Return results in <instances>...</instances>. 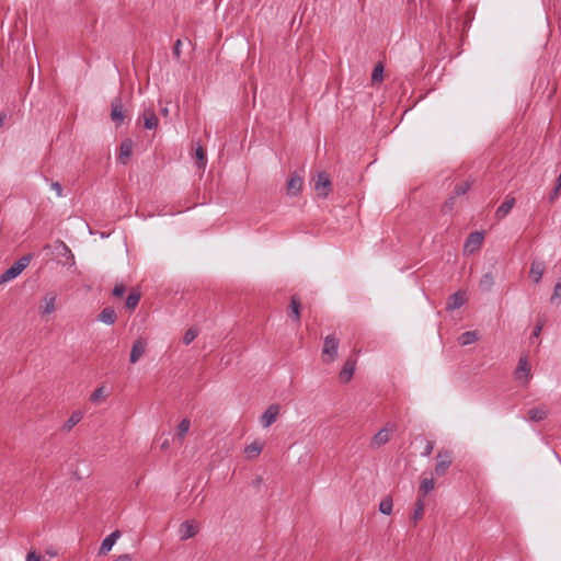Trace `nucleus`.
<instances>
[{
	"label": "nucleus",
	"mask_w": 561,
	"mask_h": 561,
	"mask_svg": "<svg viewBox=\"0 0 561 561\" xmlns=\"http://www.w3.org/2000/svg\"><path fill=\"white\" fill-rule=\"evenodd\" d=\"M31 255H24L14 262L8 270L0 275V284L10 282L18 277L30 264Z\"/></svg>",
	"instance_id": "nucleus-1"
},
{
	"label": "nucleus",
	"mask_w": 561,
	"mask_h": 561,
	"mask_svg": "<svg viewBox=\"0 0 561 561\" xmlns=\"http://www.w3.org/2000/svg\"><path fill=\"white\" fill-rule=\"evenodd\" d=\"M340 345V340L334 334H329L324 337L322 355L328 356L324 359L325 363H332L337 358V350Z\"/></svg>",
	"instance_id": "nucleus-2"
},
{
	"label": "nucleus",
	"mask_w": 561,
	"mask_h": 561,
	"mask_svg": "<svg viewBox=\"0 0 561 561\" xmlns=\"http://www.w3.org/2000/svg\"><path fill=\"white\" fill-rule=\"evenodd\" d=\"M313 188L319 197L327 198L329 196L332 190V183L327 172L321 171L317 174Z\"/></svg>",
	"instance_id": "nucleus-3"
},
{
	"label": "nucleus",
	"mask_w": 561,
	"mask_h": 561,
	"mask_svg": "<svg viewBox=\"0 0 561 561\" xmlns=\"http://www.w3.org/2000/svg\"><path fill=\"white\" fill-rule=\"evenodd\" d=\"M394 431V424L387 423L385 427L379 430L370 439L369 447L378 449L390 440V433Z\"/></svg>",
	"instance_id": "nucleus-4"
},
{
	"label": "nucleus",
	"mask_w": 561,
	"mask_h": 561,
	"mask_svg": "<svg viewBox=\"0 0 561 561\" xmlns=\"http://www.w3.org/2000/svg\"><path fill=\"white\" fill-rule=\"evenodd\" d=\"M514 377L517 381L522 382L523 385H527L529 382L531 374L527 355H523L519 357L518 365L514 370Z\"/></svg>",
	"instance_id": "nucleus-5"
},
{
	"label": "nucleus",
	"mask_w": 561,
	"mask_h": 561,
	"mask_svg": "<svg viewBox=\"0 0 561 561\" xmlns=\"http://www.w3.org/2000/svg\"><path fill=\"white\" fill-rule=\"evenodd\" d=\"M437 459L438 461L435 466L434 473L437 477H443L453 463V453L450 450H440L437 454Z\"/></svg>",
	"instance_id": "nucleus-6"
},
{
	"label": "nucleus",
	"mask_w": 561,
	"mask_h": 561,
	"mask_svg": "<svg viewBox=\"0 0 561 561\" xmlns=\"http://www.w3.org/2000/svg\"><path fill=\"white\" fill-rule=\"evenodd\" d=\"M124 105L121 96H116L111 102V119L116 126H121L124 122Z\"/></svg>",
	"instance_id": "nucleus-7"
},
{
	"label": "nucleus",
	"mask_w": 561,
	"mask_h": 561,
	"mask_svg": "<svg viewBox=\"0 0 561 561\" xmlns=\"http://www.w3.org/2000/svg\"><path fill=\"white\" fill-rule=\"evenodd\" d=\"M483 232L480 231H473L471 232L463 245V250L467 253H474L476 251H479L482 243H483Z\"/></svg>",
	"instance_id": "nucleus-8"
},
{
	"label": "nucleus",
	"mask_w": 561,
	"mask_h": 561,
	"mask_svg": "<svg viewBox=\"0 0 561 561\" xmlns=\"http://www.w3.org/2000/svg\"><path fill=\"white\" fill-rule=\"evenodd\" d=\"M147 347V341L142 337H138L130 350L129 362L136 364L140 357L145 354Z\"/></svg>",
	"instance_id": "nucleus-9"
},
{
	"label": "nucleus",
	"mask_w": 561,
	"mask_h": 561,
	"mask_svg": "<svg viewBox=\"0 0 561 561\" xmlns=\"http://www.w3.org/2000/svg\"><path fill=\"white\" fill-rule=\"evenodd\" d=\"M278 414H279V405L271 404L260 419L261 425L264 428L271 426L276 421Z\"/></svg>",
	"instance_id": "nucleus-10"
},
{
	"label": "nucleus",
	"mask_w": 561,
	"mask_h": 561,
	"mask_svg": "<svg viewBox=\"0 0 561 561\" xmlns=\"http://www.w3.org/2000/svg\"><path fill=\"white\" fill-rule=\"evenodd\" d=\"M465 302H466L465 293L461 290H458L448 297L447 304H446V309L448 311H454V310L462 307L465 305Z\"/></svg>",
	"instance_id": "nucleus-11"
},
{
	"label": "nucleus",
	"mask_w": 561,
	"mask_h": 561,
	"mask_svg": "<svg viewBox=\"0 0 561 561\" xmlns=\"http://www.w3.org/2000/svg\"><path fill=\"white\" fill-rule=\"evenodd\" d=\"M121 537V531L115 530L112 534H110L107 537H105L101 543V547L99 549V556L107 554L113 546L115 545L116 540Z\"/></svg>",
	"instance_id": "nucleus-12"
},
{
	"label": "nucleus",
	"mask_w": 561,
	"mask_h": 561,
	"mask_svg": "<svg viewBox=\"0 0 561 561\" xmlns=\"http://www.w3.org/2000/svg\"><path fill=\"white\" fill-rule=\"evenodd\" d=\"M356 368V359L347 358L343 368L340 371V379L342 382L347 383L353 378Z\"/></svg>",
	"instance_id": "nucleus-13"
},
{
	"label": "nucleus",
	"mask_w": 561,
	"mask_h": 561,
	"mask_svg": "<svg viewBox=\"0 0 561 561\" xmlns=\"http://www.w3.org/2000/svg\"><path fill=\"white\" fill-rule=\"evenodd\" d=\"M545 263L542 261L533 260L529 270V277L533 279L534 283H540L542 275L545 273Z\"/></svg>",
	"instance_id": "nucleus-14"
},
{
	"label": "nucleus",
	"mask_w": 561,
	"mask_h": 561,
	"mask_svg": "<svg viewBox=\"0 0 561 561\" xmlns=\"http://www.w3.org/2000/svg\"><path fill=\"white\" fill-rule=\"evenodd\" d=\"M141 117L144 119V127L146 129L151 130L158 127L159 119L153 108L144 110Z\"/></svg>",
	"instance_id": "nucleus-15"
},
{
	"label": "nucleus",
	"mask_w": 561,
	"mask_h": 561,
	"mask_svg": "<svg viewBox=\"0 0 561 561\" xmlns=\"http://www.w3.org/2000/svg\"><path fill=\"white\" fill-rule=\"evenodd\" d=\"M302 179L296 173L290 175V179L287 182V194L289 196H297L302 188Z\"/></svg>",
	"instance_id": "nucleus-16"
},
{
	"label": "nucleus",
	"mask_w": 561,
	"mask_h": 561,
	"mask_svg": "<svg viewBox=\"0 0 561 561\" xmlns=\"http://www.w3.org/2000/svg\"><path fill=\"white\" fill-rule=\"evenodd\" d=\"M197 533V526L191 520H185L180 525V536L182 540L193 538Z\"/></svg>",
	"instance_id": "nucleus-17"
},
{
	"label": "nucleus",
	"mask_w": 561,
	"mask_h": 561,
	"mask_svg": "<svg viewBox=\"0 0 561 561\" xmlns=\"http://www.w3.org/2000/svg\"><path fill=\"white\" fill-rule=\"evenodd\" d=\"M300 309H301L300 298L297 295H293L290 298L288 317L297 323L300 322Z\"/></svg>",
	"instance_id": "nucleus-18"
},
{
	"label": "nucleus",
	"mask_w": 561,
	"mask_h": 561,
	"mask_svg": "<svg viewBox=\"0 0 561 561\" xmlns=\"http://www.w3.org/2000/svg\"><path fill=\"white\" fill-rule=\"evenodd\" d=\"M55 249L57 251V254L60 256L67 257V262L70 265L75 264V255L71 252L70 248L61 240H58L56 242Z\"/></svg>",
	"instance_id": "nucleus-19"
},
{
	"label": "nucleus",
	"mask_w": 561,
	"mask_h": 561,
	"mask_svg": "<svg viewBox=\"0 0 561 561\" xmlns=\"http://www.w3.org/2000/svg\"><path fill=\"white\" fill-rule=\"evenodd\" d=\"M117 316L116 311L113 307H105L99 314L98 320L107 324L112 325L116 322Z\"/></svg>",
	"instance_id": "nucleus-20"
},
{
	"label": "nucleus",
	"mask_w": 561,
	"mask_h": 561,
	"mask_svg": "<svg viewBox=\"0 0 561 561\" xmlns=\"http://www.w3.org/2000/svg\"><path fill=\"white\" fill-rule=\"evenodd\" d=\"M133 153V142L129 139L124 140L119 147L118 160L123 164H127Z\"/></svg>",
	"instance_id": "nucleus-21"
},
{
	"label": "nucleus",
	"mask_w": 561,
	"mask_h": 561,
	"mask_svg": "<svg viewBox=\"0 0 561 561\" xmlns=\"http://www.w3.org/2000/svg\"><path fill=\"white\" fill-rule=\"evenodd\" d=\"M515 198L514 197H506V199L497 207L495 211V217L497 219H503L506 217L512 208L514 207Z\"/></svg>",
	"instance_id": "nucleus-22"
},
{
	"label": "nucleus",
	"mask_w": 561,
	"mask_h": 561,
	"mask_svg": "<svg viewBox=\"0 0 561 561\" xmlns=\"http://www.w3.org/2000/svg\"><path fill=\"white\" fill-rule=\"evenodd\" d=\"M548 410L545 405L533 408L528 411V421L540 422L547 419Z\"/></svg>",
	"instance_id": "nucleus-23"
},
{
	"label": "nucleus",
	"mask_w": 561,
	"mask_h": 561,
	"mask_svg": "<svg viewBox=\"0 0 561 561\" xmlns=\"http://www.w3.org/2000/svg\"><path fill=\"white\" fill-rule=\"evenodd\" d=\"M44 307L43 309L41 310V314L42 316H46V314H50L55 311L56 309V294L54 293H48L46 294V296L44 297Z\"/></svg>",
	"instance_id": "nucleus-24"
},
{
	"label": "nucleus",
	"mask_w": 561,
	"mask_h": 561,
	"mask_svg": "<svg viewBox=\"0 0 561 561\" xmlns=\"http://www.w3.org/2000/svg\"><path fill=\"white\" fill-rule=\"evenodd\" d=\"M140 298H141L140 291L133 289L126 298L125 308L129 312H133L137 308V306L140 301Z\"/></svg>",
	"instance_id": "nucleus-25"
},
{
	"label": "nucleus",
	"mask_w": 561,
	"mask_h": 561,
	"mask_svg": "<svg viewBox=\"0 0 561 561\" xmlns=\"http://www.w3.org/2000/svg\"><path fill=\"white\" fill-rule=\"evenodd\" d=\"M436 39V55L437 58H453V53L448 51L447 43L444 41V37H435Z\"/></svg>",
	"instance_id": "nucleus-26"
},
{
	"label": "nucleus",
	"mask_w": 561,
	"mask_h": 561,
	"mask_svg": "<svg viewBox=\"0 0 561 561\" xmlns=\"http://www.w3.org/2000/svg\"><path fill=\"white\" fill-rule=\"evenodd\" d=\"M424 506H425V504H424L423 497H417V500L414 504L413 514L411 516V519L414 525H416L419 523V520L423 517Z\"/></svg>",
	"instance_id": "nucleus-27"
},
{
	"label": "nucleus",
	"mask_w": 561,
	"mask_h": 561,
	"mask_svg": "<svg viewBox=\"0 0 561 561\" xmlns=\"http://www.w3.org/2000/svg\"><path fill=\"white\" fill-rule=\"evenodd\" d=\"M263 449V445L259 442H253L244 448V454L249 459L257 457Z\"/></svg>",
	"instance_id": "nucleus-28"
},
{
	"label": "nucleus",
	"mask_w": 561,
	"mask_h": 561,
	"mask_svg": "<svg viewBox=\"0 0 561 561\" xmlns=\"http://www.w3.org/2000/svg\"><path fill=\"white\" fill-rule=\"evenodd\" d=\"M82 420L80 411L73 412L70 417L64 423L62 430L66 432L71 431Z\"/></svg>",
	"instance_id": "nucleus-29"
},
{
	"label": "nucleus",
	"mask_w": 561,
	"mask_h": 561,
	"mask_svg": "<svg viewBox=\"0 0 561 561\" xmlns=\"http://www.w3.org/2000/svg\"><path fill=\"white\" fill-rule=\"evenodd\" d=\"M494 285V277L491 272L483 274L480 279L479 287L482 291H489Z\"/></svg>",
	"instance_id": "nucleus-30"
},
{
	"label": "nucleus",
	"mask_w": 561,
	"mask_h": 561,
	"mask_svg": "<svg viewBox=\"0 0 561 561\" xmlns=\"http://www.w3.org/2000/svg\"><path fill=\"white\" fill-rule=\"evenodd\" d=\"M435 488L434 478H424L421 480L420 483V492L422 493L421 497H424L426 494H428L431 491H433Z\"/></svg>",
	"instance_id": "nucleus-31"
},
{
	"label": "nucleus",
	"mask_w": 561,
	"mask_h": 561,
	"mask_svg": "<svg viewBox=\"0 0 561 561\" xmlns=\"http://www.w3.org/2000/svg\"><path fill=\"white\" fill-rule=\"evenodd\" d=\"M478 341V334L474 331H466L459 336V344L462 346L469 345Z\"/></svg>",
	"instance_id": "nucleus-32"
},
{
	"label": "nucleus",
	"mask_w": 561,
	"mask_h": 561,
	"mask_svg": "<svg viewBox=\"0 0 561 561\" xmlns=\"http://www.w3.org/2000/svg\"><path fill=\"white\" fill-rule=\"evenodd\" d=\"M195 158L197 167L199 169H204L207 164V157L204 148L201 145H197L195 149Z\"/></svg>",
	"instance_id": "nucleus-33"
},
{
	"label": "nucleus",
	"mask_w": 561,
	"mask_h": 561,
	"mask_svg": "<svg viewBox=\"0 0 561 561\" xmlns=\"http://www.w3.org/2000/svg\"><path fill=\"white\" fill-rule=\"evenodd\" d=\"M471 185L472 181L470 180L457 184L454 188L453 195L456 197L465 195L470 190Z\"/></svg>",
	"instance_id": "nucleus-34"
},
{
	"label": "nucleus",
	"mask_w": 561,
	"mask_h": 561,
	"mask_svg": "<svg viewBox=\"0 0 561 561\" xmlns=\"http://www.w3.org/2000/svg\"><path fill=\"white\" fill-rule=\"evenodd\" d=\"M383 80V65L381 61H379L371 73V82L373 84L379 83Z\"/></svg>",
	"instance_id": "nucleus-35"
},
{
	"label": "nucleus",
	"mask_w": 561,
	"mask_h": 561,
	"mask_svg": "<svg viewBox=\"0 0 561 561\" xmlns=\"http://www.w3.org/2000/svg\"><path fill=\"white\" fill-rule=\"evenodd\" d=\"M190 426H191V421L190 419H183L179 425H178V431H176V436L180 440H182L185 435L187 434L188 430H190Z\"/></svg>",
	"instance_id": "nucleus-36"
},
{
	"label": "nucleus",
	"mask_w": 561,
	"mask_h": 561,
	"mask_svg": "<svg viewBox=\"0 0 561 561\" xmlns=\"http://www.w3.org/2000/svg\"><path fill=\"white\" fill-rule=\"evenodd\" d=\"M392 507H393V502L390 496L382 499L381 502L379 503V512L385 515H390L392 512Z\"/></svg>",
	"instance_id": "nucleus-37"
},
{
	"label": "nucleus",
	"mask_w": 561,
	"mask_h": 561,
	"mask_svg": "<svg viewBox=\"0 0 561 561\" xmlns=\"http://www.w3.org/2000/svg\"><path fill=\"white\" fill-rule=\"evenodd\" d=\"M186 42L187 45L190 47H192V42H191V37H178L176 42L174 43V47H173V55L175 58H180L181 56V47L183 45V43Z\"/></svg>",
	"instance_id": "nucleus-38"
},
{
	"label": "nucleus",
	"mask_w": 561,
	"mask_h": 561,
	"mask_svg": "<svg viewBox=\"0 0 561 561\" xmlns=\"http://www.w3.org/2000/svg\"><path fill=\"white\" fill-rule=\"evenodd\" d=\"M550 301H551V304H556V305L561 304V278L554 285Z\"/></svg>",
	"instance_id": "nucleus-39"
},
{
	"label": "nucleus",
	"mask_w": 561,
	"mask_h": 561,
	"mask_svg": "<svg viewBox=\"0 0 561 561\" xmlns=\"http://www.w3.org/2000/svg\"><path fill=\"white\" fill-rule=\"evenodd\" d=\"M198 331L195 328H190L183 336V343L185 345L191 344L196 339Z\"/></svg>",
	"instance_id": "nucleus-40"
},
{
	"label": "nucleus",
	"mask_w": 561,
	"mask_h": 561,
	"mask_svg": "<svg viewBox=\"0 0 561 561\" xmlns=\"http://www.w3.org/2000/svg\"><path fill=\"white\" fill-rule=\"evenodd\" d=\"M456 198H457L456 196L451 195V196H450V197H449V198H448V199L443 204V206H442V211H443L444 214L453 211V209H454V205H455V199H456Z\"/></svg>",
	"instance_id": "nucleus-41"
},
{
	"label": "nucleus",
	"mask_w": 561,
	"mask_h": 561,
	"mask_svg": "<svg viewBox=\"0 0 561 561\" xmlns=\"http://www.w3.org/2000/svg\"><path fill=\"white\" fill-rule=\"evenodd\" d=\"M125 291H126V286H125V284H123V283H117V284L114 286L113 290H112V296L117 297V298H121V297H123V296H124Z\"/></svg>",
	"instance_id": "nucleus-42"
},
{
	"label": "nucleus",
	"mask_w": 561,
	"mask_h": 561,
	"mask_svg": "<svg viewBox=\"0 0 561 561\" xmlns=\"http://www.w3.org/2000/svg\"><path fill=\"white\" fill-rule=\"evenodd\" d=\"M560 194H561V186L556 184L554 187L552 188V191L548 195V202L550 204H553L559 198Z\"/></svg>",
	"instance_id": "nucleus-43"
},
{
	"label": "nucleus",
	"mask_w": 561,
	"mask_h": 561,
	"mask_svg": "<svg viewBox=\"0 0 561 561\" xmlns=\"http://www.w3.org/2000/svg\"><path fill=\"white\" fill-rule=\"evenodd\" d=\"M545 325V321L543 320H538L533 332H531V335H530V339H537L539 337L541 331H542V328Z\"/></svg>",
	"instance_id": "nucleus-44"
},
{
	"label": "nucleus",
	"mask_w": 561,
	"mask_h": 561,
	"mask_svg": "<svg viewBox=\"0 0 561 561\" xmlns=\"http://www.w3.org/2000/svg\"><path fill=\"white\" fill-rule=\"evenodd\" d=\"M433 449H434V442L425 440V447H424L423 451L421 453V455L423 457H428L432 454Z\"/></svg>",
	"instance_id": "nucleus-45"
},
{
	"label": "nucleus",
	"mask_w": 561,
	"mask_h": 561,
	"mask_svg": "<svg viewBox=\"0 0 561 561\" xmlns=\"http://www.w3.org/2000/svg\"><path fill=\"white\" fill-rule=\"evenodd\" d=\"M104 396V387H99L96 388L92 394H91V398L90 400L92 402H96L100 398H102Z\"/></svg>",
	"instance_id": "nucleus-46"
},
{
	"label": "nucleus",
	"mask_w": 561,
	"mask_h": 561,
	"mask_svg": "<svg viewBox=\"0 0 561 561\" xmlns=\"http://www.w3.org/2000/svg\"><path fill=\"white\" fill-rule=\"evenodd\" d=\"M51 188L56 192L57 196H62V185L59 182H53Z\"/></svg>",
	"instance_id": "nucleus-47"
},
{
	"label": "nucleus",
	"mask_w": 561,
	"mask_h": 561,
	"mask_svg": "<svg viewBox=\"0 0 561 561\" xmlns=\"http://www.w3.org/2000/svg\"><path fill=\"white\" fill-rule=\"evenodd\" d=\"M131 557L127 553L116 557L113 561H130Z\"/></svg>",
	"instance_id": "nucleus-48"
},
{
	"label": "nucleus",
	"mask_w": 561,
	"mask_h": 561,
	"mask_svg": "<svg viewBox=\"0 0 561 561\" xmlns=\"http://www.w3.org/2000/svg\"><path fill=\"white\" fill-rule=\"evenodd\" d=\"M168 448H169V440L167 439V440H164V442L161 444V449H162V450H165V449H168Z\"/></svg>",
	"instance_id": "nucleus-49"
},
{
	"label": "nucleus",
	"mask_w": 561,
	"mask_h": 561,
	"mask_svg": "<svg viewBox=\"0 0 561 561\" xmlns=\"http://www.w3.org/2000/svg\"><path fill=\"white\" fill-rule=\"evenodd\" d=\"M5 121V114H0V128L3 126Z\"/></svg>",
	"instance_id": "nucleus-50"
},
{
	"label": "nucleus",
	"mask_w": 561,
	"mask_h": 561,
	"mask_svg": "<svg viewBox=\"0 0 561 561\" xmlns=\"http://www.w3.org/2000/svg\"><path fill=\"white\" fill-rule=\"evenodd\" d=\"M161 113H162V115H163V116H168V115H169V110H168V107H163V108L161 110Z\"/></svg>",
	"instance_id": "nucleus-51"
},
{
	"label": "nucleus",
	"mask_w": 561,
	"mask_h": 561,
	"mask_svg": "<svg viewBox=\"0 0 561 561\" xmlns=\"http://www.w3.org/2000/svg\"><path fill=\"white\" fill-rule=\"evenodd\" d=\"M262 482V478L261 477H257L255 480H254V484L255 485H260Z\"/></svg>",
	"instance_id": "nucleus-52"
},
{
	"label": "nucleus",
	"mask_w": 561,
	"mask_h": 561,
	"mask_svg": "<svg viewBox=\"0 0 561 561\" xmlns=\"http://www.w3.org/2000/svg\"><path fill=\"white\" fill-rule=\"evenodd\" d=\"M47 553L50 556V557H55L57 553L54 552V551H47Z\"/></svg>",
	"instance_id": "nucleus-53"
}]
</instances>
